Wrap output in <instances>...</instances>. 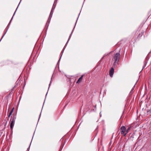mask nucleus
Listing matches in <instances>:
<instances>
[{"label": "nucleus", "instance_id": "14", "mask_svg": "<svg viewBox=\"0 0 151 151\" xmlns=\"http://www.w3.org/2000/svg\"><path fill=\"white\" fill-rule=\"evenodd\" d=\"M135 85L134 86V87H133V88H132V89H134V88L135 87Z\"/></svg>", "mask_w": 151, "mask_h": 151}, {"label": "nucleus", "instance_id": "11", "mask_svg": "<svg viewBox=\"0 0 151 151\" xmlns=\"http://www.w3.org/2000/svg\"><path fill=\"white\" fill-rule=\"evenodd\" d=\"M6 32H5V33L3 35V36H2V38H1V40H0V41H1V39H2L3 37L4 36V35H5V34H6Z\"/></svg>", "mask_w": 151, "mask_h": 151}, {"label": "nucleus", "instance_id": "1", "mask_svg": "<svg viewBox=\"0 0 151 151\" xmlns=\"http://www.w3.org/2000/svg\"><path fill=\"white\" fill-rule=\"evenodd\" d=\"M120 55L119 53H116L114 57V59L115 60L114 63L119 62L120 58Z\"/></svg>", "mask_w": 151, "mask_h": 151}, {"label": "nucleus", "instance_id": "20", "mask_svg": "<svg viewBox=\"0 0 151 151\" xmlns=\"http://www.w3.org/2000/svg\"><path fill=\"white\" fill-rule=\"evenodd\" d=\"M0 41H1L0 40Z\"/></svg>", "mask_w": 151, "mask_h": 151}, {"label": "nucleus", "instance_id": "7", "mask_svg": "<svg viewBox=\"0 0 151 151\" xmlns=\"http://www.w3.org/2000/svg\"><path fill=\"white\" fill-rule=\"evenodd\" d=\"M14 108H13L11 111H10V112H9V115H8V117H10V116H11V115L12 114V113H13V110H14Z\"/></svg>", "mask_w": 151, "mask_h": 151}, {"label": "nucleus", "instance_id": "4", "mask_svg": "<svg viewBox=\"0 0 151 151\" xmlns=\"http://www.w3.org/2000/svg\"><path fill=\"white\" fill-rule=\"evenodd\" d=\"M114 70L113 68H111L109 71V75L111 77H112L113 75Z\"/></svg>", "mask_w": 151, "mask_h": 151}, {"label": "nucleus", "instance_id": "9", "mask_svg": "<svg viewBox=\"0 0 151 151\" xmlns=\"http://www.w3.org/2000/svg\"><path fill=\"white\" fill-rule=\"evenodd\" d=\"M17 8H18V7H17ZM17 9H16V10L15 11V12H14V15H13V17H12V19H11V20H10V22L11 21H12V19L13 17L14 16V15L15 14V12H16V10H17Z\"/></svg>", "mask_w": 151, "mask_h": 151}, {"label": "nucleus", "instance_id": "3", "mask_svg": "<svg viewBox=\"0 0 151 151\" xmlns=\"http://www.w3.org/2000/svg\"><path fill=\"white\" fill-rule=\"evenodd\" d=\"M121 133L122 134H123L126 132V129L124 126H122L121 128Z\"/></svg>", "mask_w": 151, "mask_h": 151}, {"label": "nucleus", "instance_id": "6", "mask_svg": "<svg viewBox=\"0 0 151 151\" xmlns=\"http://www.w3.org/2000/svg\"><path fill=\"white\" fill-rule=\"evenodd\" d=\"M54 9V8H53V7L51 11L50 12V14L49 15V18H51V17L52 16V14L53 12Z\"/></svg>", "mask_w": 151, "mask_h": 151}, {"label": "nucleus", "instance_id": "15", "mask_svg": "<svg viewBox=\"0 0 151 151\" xmlns=\"http://www.w3.org/2000/svg\"><path fill=\"white\" fill-rule=\"evenodd\" d=\"M60 58H61V57H60V58H59V61L60 60Z\"/></svg>", "mask_w": 151, "mask_h": 151}, {"label": "nucleus", "instance_id": "19", "mask_svg": "<svg viewBox=\"0 0 151 151\" xmlns=\"http://www.w3.org/2000/svg\"><path fill=\"white\" fill-rule=\"evenodd\" d=\"M0 41H1L0 40Z\"/></svg>", "mask_w": 151, "mask_h": 151}, {"label": "nucleus", "instance_id": "10", "mask_svg": "<svg viewBox=\"0 0 151 151\" xmlns=\"http://www.w3.org/2000/svg\"><path fill=\"white\" fill-rule=\"evenodd\" d=\"M30 145L29 146V147H28V148L27 149V150H28V151H29V148H30Z\"/></svg>", "mask_w": 151, "mask_h": 151}, {"label": "nucleus", "instance_id": "13", "mask_svg": "<svg viewBox=\"0 0 151 151\" xmlns=\"http://www.w3.org/2000/svg\"><path fill=\"white\" fill-rule=\"evenodd\" d=\"M51 81H50V84H49V86H50V85L51 83Z\"/></svg>", "mask_w": 151, "mask_h": 151}, {"label": "nucleus", "instance_id": "5", "mask_svg": "<svg viewBox=\"0 0 151 151\" xmlns=\"http://www.w3.org/2000/svg\"><path fill=\"white\" fill-rule=\"evenodd\" d=\"M83 75H82L81 77L79 78L77 81L76 82L77 83H79L82 80Z\"/></svg>", "mask_w": 151, "mask_h": 151}, {"label": "nucleus", "instance_id": "18", "mask_svg": "<svg viewBox=\"0 0 151 151\" xmlns=\"http://www.w3.org/2000/svg\"><path fill=\"white\" fill-rule=\"evenodd\" d=\"M0 41H1L0 40Z\"/></svg>", "mask_w": 151, "mask_h": 151}, {"label": "nucleus", "instance_id": "17", "mask_svg": "<svg viewBox=\"0 0 151 151\" xmlns=\"http://www.w3.org/2000/svg\"><path fill=\"white\" fill-rule=\"evenodd\" d=\"M22 0H21V1Z\"/></svg>", "mask_w": 151, "mask_h": 151}, {"label": "nucleus", "instance_id": "16", "mask_svg": "<svg viewBox=\"0 0 151 151\" xmlns=\"http://www.w3.org/2000/svg\"><path fill=\"white\" fill-rule=\"evenodd\" d=\"M26 151H28V150H27Z\"/></svg>", "mask_w": 151, "mask_h": 151}, {"label": "nucleus", "instance_id": "8", "mask_svg": "<svg viewBox=\"0 0 151 151\" xmlns=\"http://www.w3.org/2000/svg\"><path fill=\"white\" fill-rule=\"evenodd\" d=\"M130 129V127H128V129L126 130V132L124 134V136H125L126 134L128 133Z\"/></svg>", "mask_w": 151, "mask_h": 151}, {"label": "nucleus", "instance_id": "2", "mask_svg": "<svg viewBox=\"0 0 151 151\" xmlns=\"http://www.w3.org/2000/svg\"><path fill=\"white\" fill-rule=\"evenodd\" d=\"M15 120V118L14 117L12 120L11 121V124H10V129L11 130H12L13 127L14 126V123Z\"/></svg>", "mask_w": 151, "mask_h": 151}, {"label": "nucleus", "instance_id": "12", "mask_svg": "<svg viewBox=\"0 0 151 151\" xmlns=\"http://www.w3.org/2000/svg\"><path fill=\"white\" fill-rule=\"evenodd\" d=\"M58 0H55V2H54V4L55 3V2H56Z\"/></svg>", "mask_w": 151, "mask_h": 151}]
</instances>
